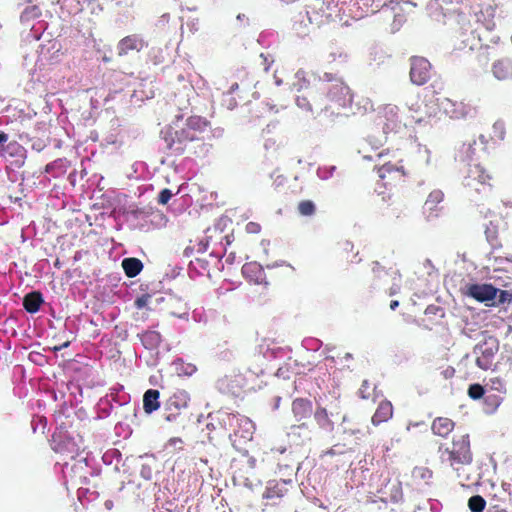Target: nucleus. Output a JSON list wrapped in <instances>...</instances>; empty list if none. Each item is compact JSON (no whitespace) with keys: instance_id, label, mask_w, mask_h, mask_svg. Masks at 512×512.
<instances>
[{"instance_id":"nucleus-37","label":"nucleus","mask_w":512,"mask_h":512,"mask_svg":"<svg viewBox=\"0 0 512 512\" xmlns=\"http://www.w3.org/2000/svg\"><path fill=\"white\" fill-rule=\"evenodd\" d=\"M150 298L151 296L149 294H143L141 295L140 297H138L136 300H135V307L137 309H142L144 307L147 306V304L149 303L150 301Z\"/></svg>"},{"instance_id":"nucleus-45","label":"nucleus","mask_w":512,"mask_h":512,"mask_svg":"<svg viewBox=\"0 0 512 512\" xmlns=\"http://www.w3.org/2000/svg\"><path fill=\"white\" fill-rule=\"evenodd\" d=\"M69 344H70V342H69V341H66L65 343H63V344H62V345H60V346H55V347H54V350H55V351H59V350H61V349H63V348L68 347V346H69Z\"/></svg>"},{"instance_id":"nucleus-22","label":"nucleus","mask_w":512,"mask_h":512,"mask_svg":"<svg viewBox=\"0 0 512 512\" xmlns=\"http://www.w3.org/2000/svg\"><path fill=\"white\" fill-rule=\"evenodd\" d=\"M122 268L129 278H133L142 271L143 263L138 258H125L122 261Z\"/></svg>"},{"instance_id":"nucleus-6","label":"nucleus","mask_w":512,"mask_h":512,"mask_svg":"<svg viewBox=\"0 0 512 512\" xmlns=\"http://www.w3.org/2000/svg\"><path fill=\"white\" fill-rule=\"evenodd\" d=\"M383 118L385 119L383 129L386 133L401 131L402 128L409 126L406 118L403 120L399 115V108L396 105L387 104L382 110Z\"/></svg>"},{"instance_id":"nucleus-39","label":"nucleus","mask_w":512,"mask_h":512,"mask_svg":"<svg viewBox=\"0 0 512 512\" xmlns=\"http://www.w3.org/2000/svg\"><path fill=\"white\" fill-rule=\"evenodd\" d=\"M245 230L249 234H258L261 232V225L257 222H248L245 226Z\"/></svg>"},{"instance_id":"nucleus-3","label":"nucleus","mask_w":512,"mask_h":512,"mask_svg":"<svg viewBox=\"0 0 512 512\" xmlns=\"http://www.w3.org/2000/svg\"><path fill=\"white\" fill-rule=\"evenodd\" d=\"M317 89L330 104L345 107L349 101L350 89L336 74L324 73L318 80Z\"/></svg>"},{"instance_id":"nucleus-8","label":"nucleus","mask_w":512,"mask_h":512,"mask_svg":"<svg viewBox=\"0 0 512 512\" xmlns=\"http://www.w3.org/2000/svg\"><path fill=\"white\" fill-rule=\"evenodd\" d=\"M306 15L311 24L320 26L325 23L330 15L327 13L328 4L324 0H311L306 3Z\"/></svg>"},{"instance_id":"nucleus-16","label":"nucleus","mask_w":512,"mask_h":512,"mask_svg":"<svg viewBox=\"0 0 512 512\" xmlns=\"http://www.w3.org/2000/svg\"><path fill=\"white\" fill-rule=\"evenodd\" d=\"M454 427L455 422L448 417H437L431 424L433 434L442 438H447V436L453 431Z\"/></svg>"},{"instance_id":"nucleus-52","label":"nucleus","mask_w":512,"mask_h":512,"mask_svg":"<svg viewBox=\"0 0 512 512\" xmlns=\"http://www.w3.org/2000/svg\"><path fill=\"white\" fill-rule=\"evenodd\" d=\"M55 266H56V267H59V260H56V262H55Z\"/></svg>"},{"instance_id":"nucleus-10","label":"nucleus","mask_w":512,"mask_h":512,"mask_svg":"<svg viewBox=\"0 0 512 512\" xmlns=\"http://www.w3.org/2000/svg\"><path fill=\"white\" fill-rule=\"evenodd\" d=\"M498 291L499 289L492 284H470L466 287V295L478 302L494 300Z\"/></svg>"},{"instance_id":"nucleus-31","label":"nucleus","mask_w":512,"mask_h":512,"mask_svg":"<svg viewBox=\"0 0 512 512\" xmlns=\"http://www.w3.org/2000/svg\"><path fill=\"white\" fill-rule=\"evenodd\" d=\"M452 105L455 107L452 111H450L452 118H464L470 112V106L463 102L452 103Z\"/></svg>"},{"instance_id":"nucleus-5","label":"nucleus","mask_w":512,"mask_h":512,"mask_svg":"<svg viewBox=\"0 0 512 512\" xmlns=\"http://www.w3.org/2000/svg\"><path fill=\"white\" fill-rule=\"evenodd\" d=\"M410 79L415 85L421 86L426 84L431 77V64L424 57L413 56L410 59Z\"/></svg>"},{"instance_id":"nucleus-27","label":"nucleus","mask_w":512,"mask_h":512,"mask_svg":"<svg viewBox=\"0 0 512 512\" xmlns=\"http://www.w3.org/2000/svg\"><path fill=\"white\" fill-rule=\"evenodd\" d=\"M444 194L441 190H433L428 195L425 203L424 208L428 211H434L437 209L438 205L443 201Z\"/></svg>"},{"instance_id":"nucleus-38","label":"nucleus","mask_w":512,"mask_h":512,"mask_svg":"<svg viewBox=\"0 0 512 512\" xmlns=\"http://www.w3.org/2000/svg\"><path fill=\"white\" fill-rule=\"evenodd\" d=\"M497 297H498V302L500 304H503V303H506V302H510L512 300V293H510L507 290H500L499 289Z\"/></svg>"},{"instance_id":"nucleus-7","label":"nucleus","mask_w":512,"mask_h":512,"mask_svg":"<svg viewBox=\"0 0 512 512\" xmlns=\"http://www.w3.org/2000/svg\"><path fill=\"white\" fill-rule=\"evenodd\" d=\"M315 434V427L311 421L293 423L287 433L288 438L295 445H304L311 441Z\"/></svg>"},{"instance_id":"nucleus-24","label":"nucleus","mask_w":512,"mask_h":512,"mask_svg":"<svg viewBox=\"0 0 512 512\" xmlns=\"http://www.w3.org/2000/svg\"><path fill=\"white\" fill-rule=\"evenodd\" d=\"M189 396L185 391H178L174 393L167 401V408L172 410H180L188 406Z\"/></svg>"},{"instance_id":"nucleus-48","label":"nucleus","mask_w":512,"mask_h":512,"mask_svg":"<svg viewBox=\"0 0 512 512\" xmlns=\"http://www.w3.org/2000/svg\"><path fill=\"white\" fill-rule=\"evenodd\" d=\"M479 140H480L481 144H487L488 143V140L486 139V137L484 135H480L479 136Z\"/></svg>"},{"instance_id":"nucleus-21","label":"nucleus","mask_w":512,"mask_h":512,"mask_svg":"<svg viewBox=\"0 0 512 512\" xmlns=\"http://www.w3.org/2000/svg\"><path fill=\"white\" fill-rule=\"evenodd\" d=\"M160 392L156 389H149L143 396V408L148 414L156 411L160 407Z\"/></svg>"},{"instance_id":"nucleus-47","label":"nucleus","mask_w":512,"mask_h":512,"mask_svg":"<svg viewBox=\"0 0 512 512\" xmlns=\"http://www.w3.org/2000/svg\"><path fill=\"white\" fill-rule=\"evenodd\" d=\"M237 89H238V83H234L230 86L229 93H233Z\"/></svg>"},{"instance_id":"nucleus-14","label":"nucleus","mask_w":512,"mask_h":512,"mask_svg":"<svg viewBox=\"0 0 512 512\" xmlns=\"http://www.w3.org/2000/svg\"><path fill=\"white\" fill-rule=\"evenodd\" d=\"M242 274L250 282L267 285L264 269L257 262H248L242 266Z\"/></svg>"},{"instance_id":"nucleus-19","label":"nucleus","mask_w":512,"mask_h":512,"mask_svg":"<svg viewBox=\"0 0 512 512\" xmlns=\"http://www.w3.org/2000/svg\"><path fill=\"white\" fill-rule=\"evenodd\" d=\"M492 72L499 80H506L512 77V60L509 58L497 60L492 66Z\"/></svg>"},{"instance_id":"nucleus-36","label":"nucleus","mask_w":512,"mask_h":512,"mask_svg":"<svg viewBox=\"0 0 512 512\" xmlns=\"http://www.w3.org/2000/svg\"><path fill=\"white\" fill-rule=\"evenodd\" d=\"M172 196L173 193L171 192V190L168 188H164L163 190L160 191L157 201L161 205H166L172 198Z\"/></svg>"},{"instance_id":"nucleus-15","label":"nucleus","mask_w":512,"mask_h":512,"mask_svg":"<svg viewBox=\"0 0 512 512\" xmlns=\"http://www.w3.org/2000/svg\"><path fill=\"white\" fill-rule=\"evenodd\" d=\"M409 111L411 114L406 116L409 126L426 122L432 116L431 112L422 108V103L419 100L409 106Z\"/></svg>"},{"instance_id":"nucleus-41","label":"nucleus","mask_w":512,"mask_h":512,"mask_svg":"<svg viewBox=\"0 0 512 512\" xmlns=\"http://www.w3.org/2000/svg\"><path fill=\"white\" fill-rule=\"evenodd\" d=\"M70 2L71 4L75 2V5L73 6V9L70 11V13H77L81 11V4L78 0H63V5H67V3Z\"/></svg>"},{"instance_id":"nucleus-53","label":"nucleus","mask_w":512,"mask_h":512,"mask_svg":"<svg viewBox=\"0 0 512 512\" xmlns=\"http://www.w3.org/2000/svg\"><path fill=\"white\" fill-rule=\"evenodd\" d=\"M496 512H507V511L504 509H501V510H497Z\"/></svg>"},{"instance_id":"nucleus-49","label":"nucleus","mask_w":512,"mask_h":512,"mask_svg":"<svg viewBox=\"0 0 512 512\" xmlns=\"http://www.w3.org/2000/svg\"><path fill=\"white\" fill-rule=\"evenodd\" d=\"M338 56H339V58H343V59L347 58V54L342 53V52H340Z\"/></svg>"},{"instance_id":"nucleus-13","label":"nucleus","mask_w":512,"mask_h":512,"mask_svg":"<svg viewBox=\"0 0 512 512\" xmlns=\"http://www.w3.org/2000/svg\"><path fill=\"white\" fill-rule=\"evenodd\" d=\"M145 47V41L137 34L122 38L117 45L118 55H127L130 51H141Z\"/></svg>"},{"instance_id":"nucleus-11","label":"nucleus","mask_w":512,"mask_h":512,"mask_svg":"<svg viewBox=\"0 0 512 512\" xmlns=\"http://www.w3.org/2000/svg\"><path fill=\"white\" fill-rule=\"evenodd\" d=\"M295 423L310 421L313 415L312 402L305 398H296L291 406Z\"/></svg>"},{"instance_id":"nucleus-40","label":"nucleus","mask_w":512,"mask_h":512,"mask_svg":"<svg viewBox=\"0 0 512 512\" xmlns=\"http://www.w3.org/2000/svg\"><path fill=\"white\" fill-rule=\"evenodd\" d=\"M444 379H451L455 375V369L452 366H447L440 372Z\"/></svg>"},{"instance_id":"nucleus-25","label":"nucleus","mask_w":512,"mask_h":512,"mask_svg":"<svg viewBox=\"0 0 512 512\" xmlns=\"http://www.w3.org/2000/svg\"><path fill=\"white\" fill-rule=\"evenodd\" d=\"M313 415L319 428L325 431H331L333 429V422L330 420L325 408L318 407L315 412H313Z\"/></svg>"},{"instance_id":"nucleus-46","label":"nucleus","mask_w":512,"mask_h":512,"mask_svg":"<svg viewBox=\"0 0 512 512\" xmlns=\"http://www.w3.org/2000/svg\"><path fill=\"white\" fill-rule=\"evenodd\" d=\"M398 306H399V301H398V300H392V301L390 302V308H391L392 310H395Z\"/></svg>"},{"instance_id":"nucleus-43","label":"nucleus","mask_w":512,"mask_h":512,"mask_svg":"<svg viewBox=\"0 0 512 512\" xmlns=\"http://www.w3.org/2000/svg\"><path fill=\"white\" fill-rule=\"evenodd\" d=\"M372 271L374 273H380L381 271H383V267L380 265L379 262L375 261L373 262Z\"/></svg>"},{"instance_id":"nucleus-18","label":"nucleus","mask_w":512,"mask_h":512,"mask_svg":"<svg viewBox=\"0 0 512 512\" xmlns=\"http://www.w3.org/2000/svg\"><path fill=\"white\" fill-rule=\"evenodd\" d=\"M380 492L385 501L398 502L403 496L401 483L398 481H387Z\"/></svg>"},{"instance_id":"nucleus-30","label":"nucleus","mask_w":512,"mask_h":512,"mask_svg":"<svg viewBox=\"0 0 512 512\" xmlns=\"http://www.w3.org/2000/svg\"><path fill=\"white\" fill-rule=\"evenodd\" d=\"M468 507L471 512H482L486 507V500L480 495H474L469 498Z\"/></svg>"},{"instance_id":"nucleus-20","label":"nucleus","mask_w":512,"mask_h":512,"mask_svg":"<svg viewBox=\"0 0 512 512\" xmlns=\"http://www.w3.org/2000/svg\"><path fill=\"white\" fill-rule=\"evenodd\" d=\"M43 302L42 294L38 291H33L25 295L23 307L29 313H36L39 311Z\"/></svg>"},{"instance_id":"nucleus-26","label":"nucleus","mask_w":512,"mask_h":512,"mask_svg":"<svg viewBox=\"0 0 512 512\" xmlns=\"http://www.w3.org/2000/svg\"><path fill=\"white\" fill-rule=\"evenodd\" d=\"M495 352L492 348L482 351V354L476 358V364L482 370H488L493 365Z\"/></svg>"},{"instance_id":"nucleus-33","label":"nucleus","mask_w":512,"mask_h":512,"mask_svg":"<svg viewBox=\"0 0 512 512\" xmlns=\"http://www.w3.org/2000/svg\"><path fill=\"white\" fill-rule=\"evenodd\" d=\"M41 15V10L38 6L34 5L31 7H27L21 15L23 20H30L38 18Z\"/></svg>"},{"instance_id":"nucleus-17","label":"nucleus","mask_w":512,"mask_h":512,"mask_svg":"<svg viewBox=\"0 0 512 512\" xmlns=\"http://www.w3.org/2000/svg\"><path fill=\"white\" fill-rule=\"evenodd\" d=\"M393 416V406L390 401H381L372 416L373 425L377 426L383 422L388 421Z\"/></svg>"},{"instance_id":"nucleus-44","label":"nucleus","mask_w":512,"mask_h":512,"mask_svg":"<svg viewBox=\"0 0 512 512\" xmlns=\"http://www.w3.org/2000/svg\"><path fill=\"white\" fill-rule=\"evenodd\" d=\"M8 140V135L4 132H0V144L5 143Z\"/></svg>"},{"instance_id":"nucleus-1","label":"nucleus","mask_w":512,"mask_h":512,"mask_svg":"<svg viewBox=\"0 0 512 512\" xmlns=\"http://www.w3.org/2000/svg\"><path fill=\"white\" fill-rule=\"evenodd\" d=\"M210 131V123L204 117L190 116L179 128L169 127L164 133V142L171 154L181 156H202L208 152L206 136Z\"/></svg>"},{"instance_id":"nucleus-29","label":"nucleus","mask_w":512,"mask_h":512,"mask_svg":"<svg viewBox=\"0 0 512 512\" xmlns=\"http://www.w3.org/2000/svg\"><path fill=\"white\" fill-rule=\"evenodd\" d=\"M297 210L301 216H313L316 213V205L312 200H302L298 203Z\"/></svg>"},{"instance_id":"nucleus-32","label":"nucleus","mask_w":512,"mask_h":512,"mask_svg":"<svg viewBox=\"0 0 512 512\" xmlns=\"http://www.w3.org/2000/svg\"><path fill=\"white\" fill-rule=\"evenodd\" d=\"M485 393L484 387L480 384H471L468 388V395L474 400H478L483 397Z\"/></svg>"},{"instance_id":"nucleus-28","label":"nucleus","mask_w":512,"mask_h":512,"mask_svg":"<svg viewBox=\"0 0 512 512\" xmlns=\"http://www.w3.org/2000/svg\"><path fill=\"white\" fill-rule=\"evenodd\" d=\"M506 135V128L503 121H496L492 126V131L489 134L490 139L493 142L504 140Z\"/></svg>"},{"instance_id":"nucleus-23","label":"nucleus","mask_w":512,"mask_h":512,"mask_svg":"<svg viewBox=\"0 0 512 512\" xmlns=\"http://www.w3.org/2000/svg\"><path fill=\"white\" fill-rule=\"evenodd\" d=\"M139 336H140V340H141L142 344L145 346V348L151 349V350L157 348L162 341L161 334L158 331H154V330L145 331L142 334H140Z\"/></svg>"},{"instance_id":"nucleus-42","label":"nucleus","mask_w":512,"mask_h":512,"mask_svg":"<svg viewBox=\"0 0 512 512\" xmlns=\"http://www.w3.org/2000/svg\"><path fill=\"white\" fill-rule=\"evenodd\" d=\"M338 448H339L338 444L334 445L330 450L327 451V454L334 456V455L343 453V451L339 450Z\"/></svg>"},{"instance_id":"nucleus-50","label":"nucleus","mask_w":512,"mask_h":512,"mask_svg":"<svg viewBox=\"0 0 512 512\" xmlns=\"http://www.w3.org/2000/svg\"><path fill=\"white\" fill-rule=\"evenodd\" d=\"M330 56L332 57V61L336 60V54L335 53H331Z\"/></svg>"},{"instance_id":"nucleus-35","label":"nucleus","mask_w":512,"mask_h":512,"mask_svg":"<svg viewBox=\"0 0 512 512\" xmlns=\"http://www.w3.org/2000/svg\"><path fill=\"white\" fill-rule=\"evenodd\" d=\"M374 388L368 380H364L359 388L358 394L362 399H369Z\"/></svg>"},{"instance_id":"nucleus-2","label":"nucleus","mask_w":512,"mask_h":512,"mask_svg":"<svg viewBox=\"0 0 512 512\" xmlns=\"http://www.w3.org/2000/svg\"><path fill=\"white\" fill-rule=\"evenodd\" d=\"M438 452L441 463L449 466L458 476L460 470L473 461L469 434L454 436L449 445L441 444Z\"/></svg>"},{"instance_id":"nucleus-9","label":"nucleus","mask_w":512,"mask_h":512,"mask_svg":"<svg viewBox=\"0 0 512 512\" xmlns=\"http://www.w3.org/2000/svg\"><path fill=\"white\" fill-rule=\"evenodd\" d=\"M379 177L387 181L384 185H395L405 181L407 172L404 170L403 165L392 164L391 162L385 163L378 168Z\"/></svg>"},{"instance_id":"nucleus-51","label":"nucleus","mask_w":512,"mask_h":512,"mask_svg":"<svg viewBox=\"0 0 512 512\" xmlns=\"http://www.w3.org/2000/svg\"><path fill=\"white\" fill-rule=\"evenodd\" d=\"M492 382L493 383H496V382L501 383V380L499 378H496V380H492Z\"/></svg>"},{"instance_id":"nucleus-12","label":"nucleus","mask_w":512,"mask_h":512,"mask_svg":"<svg viewBox=\"0 0 512 512\" xmlns=\"http://www.w3.org/2000/svg\"><path fill=\"white\" fill-rule=\"evenodd\" d=\"M291 483V481L285 480H271L267 483L265 491L263 493V498L267 500H272L273 504H277L280 499L285 497L288 494L287 485Z\"/></svg>"},{"instance_id":"nucleus-34","label":"nucleus","mask_w":512,"mask_h":512,"mask_svg":"<svg viewBox=\"0 0 512 512\" xmlns=\"http://www.w3.org/2000/svg\"><path fill=\"white\" fill-rule=\"evenodd\" d=\"M150 59L154 65L163 64L165 62L164 51L161 48L152 49Z\"/></svg>"},{"instance_id":"nucleus-4","label":"nucleus","mask_w":512,"mask_h":512,"mask_svg":"<svg viewBox=\"0 0 512 512\" xmlns=\"http://www.w3.org/2000/svg\"><path fill=\"white\" fill-rule=\"evenodd\" d=\"M492 175L481 164L470 165L465 185L477 193L487 192L491 189Z\"/></svg>"}]
</instances>
